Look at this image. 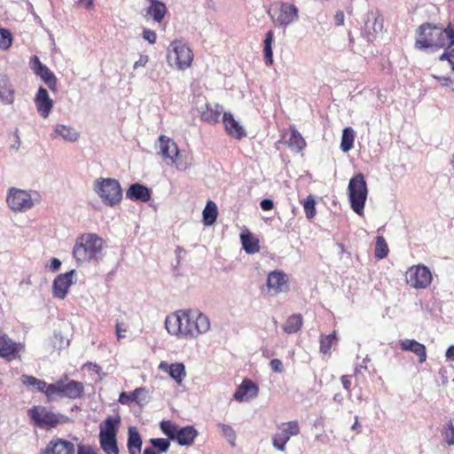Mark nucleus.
<instances>
[{"label": "nucleus", "instance_id": "obj_1", "mask_svg": "<svg viewBox=\"0 0 454 454\" xmlns=\"http://www.w3.org/2000/svg\"><path fill=\"white\" fill-rule=\"evenodd\" d=\"M414 48L421 51H436L454 46V23L424 22L415 29Z\"/></svg>", "mask_w": 454, "mask_h": 454}, {"label": "nucleus", "instance_id": "obj_2", "mask_svg": "<svg viewBox=\"0 0 454 454\" xmlns=\"http://www.w3.org/2000/svg\"><path fill=\"white\" fill-rule=\"evenodd\" d=\"M177 329L176 335L195 338L207 333L210 328L208 317L198 310L181 309L175 312Z\"/></svg>", "mask_w": 454, "mask_h": 454}, {"label": "nucleus", "instance_id": "obj_3", "mask_svg": "<svg viewBox=\"0 0 454 454\" xmlns=\"http://www.w3.org/2000/svg\"><path fill=\"white\" fill-rule=\"evenodd\" d=\"M104 245V239L97 234H82L75 241L73 255L80 263L98 261L102 256Z\"/></svg>", "mask_w": 454, "mask_h": 454}, {"label": "nucleus", "instance_id": "obj_4", "mask_svg": "<svg viewBox=\"0 0 454 454\" xmlns=\"http://www.w3.org/2000/svg\"><path fill=\"white\" fill-rule=\"evenodd\" d=\"M33 423L45 430L56 427L62 422V416L49 410L45 406L35 405L27 411Z\"/></svg>", "mask_w": 454, "mask_h": 454}, {"label": "nucleus", "instance_id": "obj_5", "mask_svg": "<svg viewBox=\"0 0 454 454\" xmlns=\"http://www.w3.org/2000/svg\"><path fill=\"white\" fill-rule=\"evenodd\" d=\"M51 392H54V397H66L69 399L81 398L84 393V385L74 380H69L67 375L53 384H50Z\"/></svg>", "mask_w": 454, "mask_h": 454}, {"label": "nucleus", "instance_id": "obj_6", "mask_svg": "<svg viewBox=\"0 0 454 454\" xmlns=\"http://www.w3.org/2000/svg\"><path fill=\"white\" fill-rule=\"evenodd\" d=\"M405 281L414 289H427L432 284L433 275L428 267L424 264H417L407 270Z\"/></svg>", "mask_w": 454, "mask_h": 454}, {"label": "nucleus", "instance_id": "obj_7", "mask_svg": "<svg viewBox=\"0 0 454 454\" xmlns=\"http://www.w3.org/2000/svg\"><path fill=\"white\" fill-rule=\"evenodd\" d=\"M93 191L101 199H122V189L115 178H97L93 183Z\"/></svg>", "mask_w": 454, "mask_h": 454}, {"label": "nucleus", "instance_id": "obj_8", "mask_svg": "<svg viewBox=\"0 0 454 454\" xmlns=\"http://www.w3.org/2000/svg\"><path fill=\"white\" fill-rule=\"evenodd\" d=\"M279 432L272 438L273 445L278 450L284 451L286 444L292 436L300 434V426L297 420L282 423L278 427Z\"/></svg>", "mask_w": 454, "mask_h": 454}, {"label": "nucleus", "instance_id": "obj_9", "mask_svg": "<svg viewBox=\"0 0 454 454\" xmlns=\"http://www.w3.org/2000/svg\"><path fill=\"white\" fill-rule=\"evenodd\" d=\"M39 454H75V445L67 439L55 436L47 442Z\"/></svg>", "mask_w": 454, "mask_h": 454}, {"label": "nucleus", "instance_id": "obj_10", "mask_svg": "<svg viewBox=\"0 0 454 454\" xmlns=\"http://www.w3.org/2000/svg\"><path fill=\"white\" fill-rule=\"evenodd\" d=\"M268 291L274 294L286 293L289 290V278L283 270H275L270 271L267 278Z\"/></svg>", "mask_w": 454, "mask_h": 454}, {"label": "nucleus", "instance_id": "obj_11", "mask_svg": "<svg viewBox=\"0 0 454 454\" xmlns=\"http://www.w3.org/2000/svg\"><path fill=\"white\" fill-rule=\"evenodd\" d=\"M30 64L35 74L41 77L51 90L56 91L57 78L55 74L45 65H43L36 56L32 58Z\"/></svg>", "mask_w": 454, "mask_h": 454}, {"label": "nucleus", "instance_id": "obj_12", "mask_svg": "<svg viewBox=\"0 0 454 454\" xmlns=\"http://www.w3.org/2000/svg\"><path fill=\"white\" fill-rule=\"evenodd\" d=\"M23 349V344L13 341L5 334L0 336V357L8 361L20 358V353Z\"/></svg>", "mask_w": 454, "mask_h": 454}, {"label": "nucleus", "instance_id": "obj_13", "mask_svg": "<svg viewBox=\"0 0 454 454\" xmlns=\"http://www.w3.org/2000/svg\"><path fill=\"white\" fill-rule=\"evenodd\" d=\"M198 436V431L192 426L179 427L172 425V441L182 446H191Z\"/></svg>", "mask_w": 454, "mask_h": 454}, {"label": "nucleus", "instance_id": "obj_14", "mask_svg": "<svg viewBox=\"0 0 454 454\" xmlns=\"http://www.w3.org/2000/svg\"><path fill=\"white\" fill-rule=\"evenodd\" d=\"M174 51L178 69L184 70L191 67L193 60V52L186 43L176 41L174 43Z\"/></svg>", "mask_w": 454, "mask_h": 454}, {"label": "nucleus", "instance_id": "obj_15", "mask_svg": "<svg viewBox=\"0 0 454 454\" xmlns=\"http://www.w3.org/2000/svg\"><path fill=\"white\" fill-rule=\"evenodd\" d=\"M74 270L58 275L52 286V294L59 299H64L68 294L70 286L73 285V276Z\"/></svg>", "mask_w": 454, "mask_h": 454}, {"label": "nucleus", "instance_id": "obj_16", "mask_svg": "<svg viewBox=\"0 0 454 454\" xmlns=\"http://www.w3.org/2000/svg\"><path fill=\"white\" fill-rule=\"evenodd\" d=\"M167 13V7L159 0H148L147 5L144 9L143 16L147 20L160 23Z\"/></svg>", "mask_w": 454, "mask_h": 454}, {"label": "nucleus", "instance_id": "obj_17", "mask_svg": "<svg viewBox=\"0 0 454 454\" xmlns=\"http://www.w3.org/2000/svg\"><path fill=\"white\" fill-rule=\"evenodd\" d=\"M35 105L38 114L43 118H47L50 115L53 108V100L50 98L47 90L43 87H39L35 97Z\"/></svg>", "mask_w": 454, "mask_h": 454}, {"label": "nucleus", "instance_id": "obj_18", "mask_svg": "<svg viewBox=\"0 0 454 454\" xmlns=\"http://www.w3.org/2000/svg\"><path fill=\"white\" fill-rule=\"evenodd\" d=\"M259 388L250 379H245L233 395L239 402H247L258 395Z\"/></svg>", "mask_w": 454, "mask_h": 454}, {"label": "nucleus", "instance_id": "obj_19", "mask_svg": "<svg viewBox=\"0 0 454 454\" xmlns=\"http://www.w3.org/2000/svg\"><path fill=\"white\" fill-rule=\"evenodd\" d=\"M222 114L223 106L217 103H206L204 107L200 110L201 121L209 124L218 123Z\"/></svg>", "mask_w": 454, "mask_h": 454}, {"label": "nucleus", "instance_id": "obj_20", "mask_svg": "<svg viewBox=\"0 0 454 454\" xmlns=\"http://www.w3.org/2000/svg\"><path fill=\"white\" fill-rule=\"evenodd\" d=\"M15 99V89L8 75L0 74V101L2 104L12 105Z\"/></svg>", "mask_w": 454, "mask_h": 454}, {"label": "nucleus", "instance_id": "obj_21", "mask_svg": "<svg viewBox=\"0 0 454 454\" xmlns=\"http://www.w3.org/2000/svg\"><path fill=\"white\" fill-rule=\"evenodd\" d=\"M349 199H366L367 186L363 174L355 176L348 184Z\"/></svg>", "mask_w": 454, "mask_h": 454}, {"label": "nucleus", "instance_id": "obj_22", "mask_svg": "<svg viewBox=\"0 0 454 454\" xmlns=\"http://www.w3.org/2000/svg\"><path fill=\"white\" fill-rule=\"evenodd\" d=\"M298 18V9L289 3L280 4L276 20L280 26H287Z\"/></svg>", "mask_w": 454, "mask_h": 454}, {"label": "nucleus", "instance_id": "obj_23", "mask_svg": "<svg viewBox=\"0 0 454 454\" xmlns=\"http://www.w3.org/2000/svg\"><path fill=\"white\" fill-rule=\"evenodd\" d=\"M399 346L403 351H411L419 357V363L427 360V348L422 343L413 339H404L399 340Z\"/></svg>", "mask_w": 454, "mask_h": 454}, {"label": "nucleus", "instance_id": "obj_24", "mask_svg": "<svg viewBox=\"0 0 454 454\" xmlns=\"http://www.w3.org/2000/svg\"><path fill=\"white\" fill-rule=\"evenodd\" d=\"M51 137L52 139L61 137L66 142L74 143L79 139L80 133L71 126L56 124Z\"/></svg>", "mask_w": 454, "mask_h": 454}, {"label": "nucleus", "instance_id": "obj_25", "mask_svg": "<svg viewBox=\"0 0 454 454\" xmlns=\"http://www.w3.org/2000/svg\"><path fill=\"white\" fill-rule=\"evenodd\" d=\"M223 122L228 135L236 138L241 139L246 137V131L243 127L234 119L233 115L230 113H223Z\"/></svg>", "mask_w": 454, "mask_h": 454}, {"label": "nucleus", "instance_id": "obj_26", "mask_svg": "<svg viewBox=\"0 0 454 454\" xmlns=\"http://www.w3.org/2000/svg\"><path fill=\"white\" fill-rule=\"evenodd\" d=\"M240 241L247 254H254L260 251L259 239L249 230L245 229L242 231Z\"/></svg>", "mask_w": 454, "mask_h": 454}, {"label": "nucleus", "instance_id": "obj_27", "mask_svg": "<svg viewBox=\"0 0 454 454\" xmlns=\"http://www.w3.org/2000/svg\"><path fill=\"white\" fill-rule=\"evenodd\" d=\"M121 423V418H106L103 426L100 427L99 436L98 438H111L116 437L117 434V426Z\"/></svg>", "mask_w": 454, "mask_h": 454}, {"label": "nucleus", "instance_id": "obj_28", "mask_svg": "<svg viewBox=\"0 0 454 454\" xmlns=\"http://www.w3.org/2000/svg\"><path fill=\"white\" fill-rule=\"evenodd\" d=\"M127 447L129 454H141L142 439L136 427H129Z\"/></svg>", "mask_w": 454, "mask_h": 454}, {"label": "nucleus", "instance_id": "obj_29", "mask_svg": "<svg viewBox=\"0 0 454 454\" xmlns=\"http://www.w3.org/2000/svg\"><path fill=\"white\" fill-rule=\"evenodd\" d=\"M289 131L290 137L286 142L288 147L296 152L302 151L306 147L307 144L301 134L294 126L289 128Z\"/></svg>", "mask_w": 454, "mask_h": 454}, {"label": "nucleus", "instance_id": "obj_30", "mask_svg": "<svg viewBox=\"0 0 454 454\" xmlns=\"http://www.w3.org/2000/svg\"><path fill=\"white\" fill-rule=\"evenodd\" d=\"M151 195V190L138 183L131 184L126 192L127 199H150Z\"/></svg>", "mask_w": 454, "mask_h": 454}, {"label": "nucleus", "instance_id": "obj_31", "mask_svg": "<svg viewBox=\"0 0 454 454\" xmlns=\"http://www.w3.org/2000/svg\"><path fill=\"white\" fill-rule=\"evenodd\" d=\"M303 325V318L301 314L291 315L283 325L282 328L288 334L299 332Z\"/></svg>", "mask_w": 454, "mask_h": 454}, {"label": "nucleus", "instance_id": "obj_32", "mask_svg": "<svg viewBox=\"0 0 454 454\" xmlns=\"http://www.w3.org/2000/svg\"><path fill=\"white\" fill-rule=\"evenodd\" d=\"M203 223L207 226L212 225L218 216V207L213 200H208L203 212Z\"/></svg>", "mask_w": 454, "mask_h": 454}, {"label": "nucleus", "instance_id": "obj_33", "mask_svg": "<svg viewBox=\"0 0 454 454\" xmlns=\"http://www.w3.org/2000/svg\"><path fill=\"white\" fill-rule=\"evenodd\" d=\"M172 147L176 151L175 156L172 157V162L176 164L178 169H186L191 165L192 157L190 153L186 152L181 153L174 143H172Z\"/></svg>", "mask_w": 454, "mask_h": 454}, {"label": "nucleus", "instance_id": "obj_34", "mask_svg": "<svg viewBox=\"0 0 454 454\" xmlns=\"http://www.w3.org/2000/svg\"><path fill=\"white\" fill-rule=\"evenodd\" d=\"M41 195L35 190H23L11 187L6 194V199H37Z\"/></svg>", "mask_w": 454, "mask_h": 454}, {"label": "nucleus", "instance_id": "obj_35", "mask_svg": "<svg viewBox=\"0 0 454 454\" xmlns=\"http://www.w3.org/2000/svg\"><path fill=\"white\" fill-rule=\"evenodd\" d=\"M274 41V33L272 30H270L266 33L265 38L263 41V53L265 63L267 66H271L273 64V52H272V43Z\"/></svg>", "mask_w": 454, "mask_h": 454}, {"label": "nucleus", "instance_id": "obj_36", "mask_svg": "<svg viewBox=\"0 0 454 454\" xmlns=\"http://www.w3.org/2000/svg\"><path fill=\"white\" fill-rule=\"evenodd\" d=\"M355 132L351 127H347L342 131L340 149L347 153L353 148Z\"/></svg>", "mask_w": 454, "mask_h": 454}, {"label": "nucleus", "instance_id": "obj_37", "mask_svg": "<svg viewBox=\"0 0 454 454\" xmlns=\"http://www.w3.org/2000/svg\"><path fill=\"white\" fill-rule=\"evenodd\" d=\"M100 448L106 454H119L116 437L99 438Z\"/></svg>", "mask_w": 454, "mask_h": 454}, {"label": "nucleus", "instance_id": "obj_38", "mask_svg": "<svg viewBox=\"0 0 454 454\" xmlns=\"http://www.w3.org/2000/svg\"><path fill=\"white\" fill-rule=\"evenodd\" d=\"M337 341L336 332L333 331L329 335H322L320 337V352L323 354H330L331 348Z\"/></svg>", "mask_w": 454, "mask_h": 454}, {"label": "nucleus", "instance_id": "obj_39", "mask_svg": "<svg viewBox=\"0 0 454 454\" xmlns=\"http://www.w3.org/2000/svg\"><path fill=\"white\" fill-rule=\"evenodd\" d=\"M145 389L143 387H137L132 392H121L119 395V403L121 404H129L131 402L140 403L138 401V395Z\"/></svg>", "mask_w": 454, "mask_h": 454}, {"label": "nucleus", "instance_id": "obj_40", "mask_svg": "<svg viewBox=\"0 0 454 454\" xmlns=\"http://www.w3.org/2000/svg\"><path fill=\"white\" fill-rule=\"evenodd\" d=\"M388 247L382 236H378L375 242L374 256L377 259H383L388 254Z\"/></svg>", "mask_w": 454, "mask_h": 454}, {"label": "nucleus", "instance_id": "obj_41", "mask_svg": "<svg viewBox=\"0 0 454 454\" xmlns=\"http://www.w3.org/2000/svg\"><path fill=\"white\" fill-rule=\"evenodd\" d=\"M10 208L14 212H22L30 209L33 206V200H6Z\"/></svg>", "mask_w": 454, "mask_h": 454}, {"label": "nucleus", "instance_id": "obj_42", "mask_svg": "<svg viewBox=\"0 0 454 454\" xmlns=\"http://www.w3.org/2000/svg\"><path fill=\"white\" fill-rule=\"evenodd\" d=\"M186 376L184 364L182 363L172 364V379L176 381L178 385H182V380Z\"/></svg>", "mask_w": 454, "mask_h": 454}, {"label": "nucleus", "instance_id": "obj_43", "mask_svg": "<svg viewBox=\"0 0 454 454\" xmlns=\"http://www.w3.org/2000/svg\"><path fill=\"white\" fill-rule=\"evenodd\" d=\"M168 143L169 138L167 136L161 135L155 144V149L158 151V153H160L165 159L169 157Z\"/></svg>", "mask_w": 454, "mask_h": 454}, {"label": "nucleus", "instance_id": "obj_44", "mask_svg": "<svg viewBox=\"0 0 454 454\" xmlns=\"http://www.w3.org/2000/svg\"><path fill=\"white\" fill-rule=\"evenodd\" d=\"M12 43V35L8 29L0 28V49L7 50Z\"/></svg>", "mask_w": 454, "mask_h": 454}, {"label": "nucleus", "instance_id": "obj_45", "mask_svg": "<svg viewBox=\"0 0 454 454\" xmlns=\"http://www.w3.org/2000/svg\"><path fill=\"white\" fill-rule=\"evenodd\" d=\"M433 78L435 79L441 86L449 88L454 91V77L433 74Z\"/></svg>", "mask_w": 454, "mask_h": 454}, {"label": "nucleus", "instance_id": "obj_46", "mask_svg": "<svg viewBox=\"0 0 454 454\" xmlns=\"http://www.w3.org/2000/svg\"><path fill=\"white\" fill-rule=\"evenodd\" d=\"M442 434L448 445H454V426L451 421L447 424V427Z\"/></svg>", "mask_w": 454, "mask_h": 454}, {"label": "nucleus", "instance_id": "obj_47", "mask_svg": "<svg viewBox=\"0 0 454 454\" xmlns=\"http://www.w3.org/2000/svg\"><path fill=\"white\" fill-rule=\"evenodd\" d=\"M218 427L222 429L223 435L225 437H227L229 439V441L231 442V443L233 445L234 441L236 439V434H235V431L232 429V427L229 425H225V424H222V423L218 424Z\"/></svg>", "mask_w": 454, "mask_h": 454}, {"label": "nucleus", "instance_id": "obj_48", "mask_svg": "<svg viewBox=\"0 0 454 454\" xmlns=\"http://www.w3.org/2000/svg\"><path fill=\"white\" fill-rule=\"evenodd\" d=\"M316 200H304L303 207L308 219H312L316 215Z\"/></svg>", "mask_w": 454, "mask_h": 454}, {"label": "nucleus", "instance_id": "obj_49", "mask_svg": "<svg viewBox=\"0 0 454 454\" xmlns=\"http://www.w3.org/2000/svg\"><path fill=\"white\" fill-rule=\"evenodd\" d=\"M75 454H98L97 450L90 444L79 443Z\"/></svg>", "mask_w": 454, "mask_h": 454}, {"label": "nucleus", "instance_id": "obj_50", "mask_svg": "<svg viewBox=\"0 0 454 454\" xmlns=\"http://www.w3.org/2000/svg\"><path fill=\"white\" fill-rule=\"evenodd\" d=\"M35 387L38 391L44 393L49 399L54 398V392H51L50 384H47L44 380H39Z\"/></svg>", "mask_w": 454, "mask_h": 454}, {"label": "nucleus", "instance_id": "obj_51", "mask_svg": "<svg viewBox=\"0 0 454 454\" xmlns=\"http://www.w3.org/2000/svg\"><path fill=\"white\" fill-rule=\"evenodd\" d=\"M20 381L25 386H27V387H30V386L36 387V385L39 382V379H37V378H35L34 376H31V375L23 374L20 377Z\"/></svg>", "mask_w": 454, "mask_h": 454}, {"label": "nucleus", "instance_id": "obj_52", "mask_svg": "<svg viewBox=\"0 0 454 454\" xmlns=\"http://www.w3.org/2000/svg\"><path fill=\"white\" fill-rule=\"evenodd\" d=\"M115 331L118 340L126 337L125 333L128 332V326L121 322H116Z\"/></svg>", "mask_w": 454, "mask_h": 454}, {"label": "nucleus", "instance_id": "obj_53", "mask_svg": "<svg viewBox=\"0 0 454 454\" xmlns=\"http://www.w3.org/2000/svg\"><path fill=\"white\" fill-rule=\"evenodd\" d=\"M151 442H152L153 448L154 447L158 448L160 450V451H166L168 448V442L165 439H160V438L152 439Z\"/></svg>", "mask_w": 454, "mask_h": 454}, {"label": "nucleus", "instance_id": "obj_54", "mask_svg": "<svg viewBox=\"0 0 454 454\" xmlns=\"http://www.w3.org/2000/svg\"><path fill=\"white\" fill-rule=\"evenodd\" d=\"M143 38L147 41L149 43H154L157 39L156 33L153 30H151L149 28H145L143 30Z\"/></svg>", "mask_w": 454, "mask_h": 454}, {"label": "nucleus", "instance_id": "obj_55", "mask_svg": "<svg viewBox=\"0 0 454 454\" xmlns=\"http://www.w3.org/2000/svg\"><path fill=\"white\" fill-rule=\"evenodd\" d=\"M350 202L352 209L359 215H362L365 200H350Z\"/></svg>", "mask_w": 454, "mask_h": 454}, {"label": "nucleus", "instance_id": "obj_56", "mask_svg": "<svg viewBox=\"0 0 454 454\" xmlns=\"http://www.w3.org/2000/svg\"><path fill=\"white\" fill-rule=\"evenodd\" d=\"M270 365L271 370L274 372H281L283 371V364L281 360L278 358H274L270 362Z\"/></svg>", "mask_w": 454, "mask_h": 454}, {"label": "nucleus", "instance_id": "obj_57", "mask_svg": "<svg viewBox=\"0 0 454 454\" xmlns=\"http://www.w3.org/2000/svg\"><path fill=\"white\" fill-rule=\"evenodd\" d=\"M340 381H341V384H342L344 389L346 391H348V393H350L351 392V385H352L351 376H349V375H343L340 378Z\"/></svg>", "mask_w": 454, "mask_h": 454}, {"label": "nucleus", "instance_id": "obj_58", "mask_svg": "<svg viewBox=\"0 0 454 454\" xmlns=\"http://www.w3.org/2000/svg\"><path fill=\"white\" fill-rule=\"evenodd\" d=\"M148 56L146 55H141L139 59L135 62L134 68L137 69L140 67H145L148 62Z\"/></svg>", "mask_w": 454, "mask_h": 454}, {"label": "nucleus", "instance_id": "obj_59", "mask_svg": "<svg viewBox=\"0 0 454 454\" xmlns=\"http://www.w3.org/2000/svg\"><path fill=\"white\" fill-rule=\"evenodd\" d=\"M335 24L337 26H341L344 24V13L341 11L336 12L334 16Z\"/></svg>", "mask_w": 454, "mask_h": 454}, {"label": "nucleus", "instance_id": "obj_60", "mask_svg": "<svg viewBox=\"0 0 454 454\" xmlns=\"http://www.w3.org/2000/svg\"><path fill=\"white\" fill-rule=\"evenodd\" d=\"M161 429L164 434L170 438V420L161 422Z\"/></svg>", "mask_w": 454, "mask_h": 454}, {"label": "nucleus", "instance_id": "obj_61", "mask_svg": "<svg viewBox=\"0 0 454 454\" xmlns=\"http://www.w3.org/2000/svg\"><path fill=\"white\" fill-rule=\"evenodd\" d=\"M261 207L264 211L272 209L273 200H261Z\"/></svg>", "mask_w": 454, "mask_h": 454}, {"label": "nucleus", "instance_id": "obj_62", "mask_svg": "<svg viewBox=\"0 0 454 454\" xmlns=\"http://www.w3.org/2000/svg\"><path fill=\"white\" fill-rule=\"evenodd\" d=\"M449 49L450 48H446L445 51H443V53L439 56V60H441V61L447 60L449 62V59H450V53H451V49L450 50H449Z\"/></svg>", "mask_w": 454, "mask_h": 454}, {"label": "nucleus", "instance_id": "obj_63", "mask_svg": "<svg viewBox=\"0 0 454 454\" xmlns=\"http://www.w3.org/2000/svg\"><path fill=\"white\" fill-rule=\"evenodd\" d=\"M445 356L447 360L454 362V345L448 348Z\"/></svg>", "mask_w": 454, "mask_h": 454}, {"label": "nucleus", "instance_id": "obj_64", "mask_svg": "<svg viewBox=\"0 0 454 454\" xmlns=\"http://www.w3.org/2000/svg\"><path fill=\"white\" fill-rule=\"evenodd\" d=\"M60 265H61V262H60L59 259H57V258H53V259L51 260V269L52 270H59V267H60Z\"/></svg>", "mask_w": 454, "mask_h": 454}]
</instances>
